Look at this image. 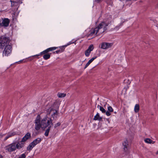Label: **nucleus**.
<instances>
[{
	"instance_id": "f3484780",
	"label": "nucleus",
	"mask_w": 158,
	"mask_h": 158,
	"mask_svg": "<svg viewBox=\"0 0 158 158\" xmlns=\"http://www.w3.org/2000/svg\"><path fill=\"white\" fill-rule=\"evenodd\" d=\"M15 135L14 133H10L7 134V135L5 137L4 140H6L9 137H11L12 136H13Z\"/></svg>"
},
{
	"instance_id": "f704fd0d",
	"label": "nucleus",
	"mask_w": 158,
	"mask_h": 158,
	"mask_svg": "<svg viewBox=\"0 0 158 158\" xmlns=\"http://www.w3.org/2000/svg\"><path fill=\"white\" fill-rule=\"evenodd\" d=\"M90 64V63L89 62H88L85 65L84 69H86Z\"/></svg>"
},
{
	"instance_id": "f257e3e1",
	"label": "nucleus",
	"mask_w": 158,
	"mask_h": 158,
	"mask_svg": "<svg viewBox=\"0 0 158 158\" xmlns=\"http://www.w3.org/2000/svg\"><path fill=\"white\" fill-rule=\"evenodd\" d=\"M41 118L39 115H37L35 120V130L39 131L40 128L43 129L48 127L46 130L44 135L46 136H48L52 125H53L52 119L51 118L47 117L41 120Z\"/></svg>"
},
{
	"instance_id": "9b49d317",
	"label": "nucleus",
	"mask_w": 158,
	"mask_h": 158,
	"mask_svg": "<svg viewBox=\"0 0 158 158\" xmlns=\"http://www.w3.org/2000/svg\"><path fill=\"white\" fill-rule=\"evenodd\" d=\"M19 1V0H10V1L11 3V6L13 7L17 6Z\"/></svg>"
},
{
	"instance_id": "20e7f679",
	"label": "nucleus",
	"mask_w": 158,
	"mask_h": 158,
	"mask_svg": "<svg viewBox=\"0 0 158 158\" xmlns=\"http://www.w3.org/2000/svg\"><path fill=\"white\" fill-rule=\"evenodd\" d=\"M8 38L4 36H2L0 38V48H2L8 44L9 42Z\"/></svg>"
},
{
	"instance_id": "9d476101",
	"label": "nucleus",
	"mask_w": 158,
	"mask_h": 158,
	"mask_svg": "<svg viewBox=\"0 0 158 158\" xmlns=\"http://www.w3.org/2000/svg\"><path fill=\"white\" fill-rule=\"evenodd\" d=\"M24 142L23 141H22V140H21L19 143H18L16 145L15 144L16 148L18 149H20L23 147L24 145Z\"/></svg>"
},
{
	"instance_id": "39448f33",
	"label": "nucleus",
	"mask_w": 158,
	"mask_h": 158,
	"mask_svg": "<svg viewBox=\"0 0 158 158\" xmlns=\"http://www.w3.org/2000/svg\"><path fill=\"white\" fill-rule=\"evenodd\" d=\"M3 51V55L5 56H8L12 51V47L11 45L9 44L6 46Z\"/></svg>"
},
{
	"instance_id": "dca6fc26",
	"label": "nucleus",
	"mask_w": 158,
	"mask_h": 158,
	"mask_svg": "<svg viewBox=\"0 0 158 158\" xmlns=\"http://www.w3.org/2000/svg\"><path fill=\"white\" fill-rule=\"evenodd\" d=\"M34 147V145H33V143L31 142L27 147V150L30 151Z\"/></svg>"
},
{
	"instance_id": "f03ea898",
	"label": "nucleus",
	"mask_w": 158,
	"mask_h": 158,
	"mask_svg": "<svg viewBox=\"0 0 158 158\" xmlns=\"http://www.w3.org/2000/svg\"><path fill=\"white\" fill-rule=\"evenodd\" d=\"M109 22L103 21L99 24L98 26L96 27V30H98L99 34H101L105 31L107 29V27L109 24Z\"/></svg>"
},
{
	"instance_id": "a211bd4d",
	"label": "nucleus",
	"mask_w": 158,
	"mask_h": 158,
	"mask_svg": "<svg viewBox=\"0 0 158 158\" xmlns=\"http://www.w3.org/2000/svg\"><path fill=\"white\" fill-rule=\"evenodd\" d=\"M139 104H136L134 107V111L135 113H137L139 111Z\"/></svg>"
},
{
	"instance_id": "e433bc0d",
	"label": "nucleus",
	"mask_w": 158,
	"mask_h": 158,
	"mask_svg": "<svg viewBox=\"0 0 158 158\" xmlns=\"http://www.w3.org/2000/svg\"><path fill=\"white\" fill-rule=\"evenodd\" d=\"M144 141L146 143H148V138H146L144 140Z\"/></svg>"
},
{
	"instance_id": "423d86ee",
	"label": "nucleus",
	"mask_w": 158,
	"mask_h": 158,
	"mask_svg": "<svg viewBox=\"0 0 158 158\" xmlns=\"http://www.w3.org/2000/svg\"><path fill=\"white\" fill-rule=\"evenodd\" d=\"M16 148L15 143H13L6 146V149L9 152H11L15 151Z\"/></svg>"
},
{
	"instance_id": "4468645a",
	"label": "nucleus",
	"mask_w": 158,
	"mask_h": 158,
	"mask_svg": "<svg viewBox=\"0 0 158 158\" xmlns=\"http://www.w3.org/2000/svg\"><path fill=\"white\" fill-rule=\"evenodd\" d=\"M41 140L42 139L40 138H38L34 140V141L32 142V143L35 146L36 144L40 143Z\"/></svg>"
},
{
	"instance_id": "4c0bfd02",
	"label": "nucleus",
	"mask_w": 158,
	"mask_h": 158,
	"mask_svg": "<svg viewBox=\"0 0 158 158\" xmlns=\"http://www.w3.org/2000/svg\"><path fill=\"white\" fill-rule=\"evenodd\" d=\"M3 156L1 155H0V158H3Z\"/></svg>"
},
{
	"instance_id": "c9c22d12",
	"label": "nucleus",
	"mask_w": 158,
	"mask_h": 158,
	"mask_svg": "<svg viewBox=\"0 0 158 158\" xmlns=\"http://www.w3.org/2000/svg\"><path fill=\"white\" fill-rule=\"evenodd\" d=\"M102 0H95V1L97 3H99L101 2Z\"/></svg>"
},
{
	"instance_id": "aec40b11",
	"label": "nucleus",
	"mask_w": 158,
	"mask_h": 158,
	"mask_svg": "<svg viewBox=\"0 0 158 158\" xmlns=\"http://www.w3.org/2000/svg\"><path fill=\"white\" fill-rule=\"evenodd\" d=\"M64 46H62L60 48V49L59 50H57L55 51V52L56 53H59L60 52H62L64 51Z\"/></svg>"
},
{
	"instance_id": "6e6552de",
	"label": "nucleus",
	"mask_w": 158,
	"mask_h": 158,
	"mask_svg": "<svg viewBox=\"0 0 158 158\" xmlns=\"http://www.w3.org/2000/svg\"><path fill=\"white\" fill-rule=\"evenodd\" d=\"M113 45L112 43H109L106 42H103L101 44V48L105 49L110 48Z\"/></svg>"
},
{
	"instance_id": "c756f323",
	"label": "nucleus",
	"mask_w": 158,
	"mask_h": 158,
	"mask_svg": "<svg viewBox=\"0 0 158 158\" xmlns=\"http://www.w3.org/2000/svg\"><path fill=\"white\" fill-rule=\"evenodd\" d=\"M97 57V56H95L94 57H93L91 59H90L89 60V61H88V62H89L90 64Z\"/></svg>"
},
{
	"instance_id": "a878e982",
	"label": "nucleus",
	"mask_w": 158,
	"mask_h": 158,
	"mask_svg": "<svg viewBox=\"0 0 158 158\" xmlns=\"http://www.w3.org/2000/svg\"><path fill=\"white\" fill-rule=\"evenodd\" d=\"M106 2L107 4L112 6V5L113 2L111 0H107Z\"/></svg>"
},
{
	"instance_id": "2eb2a0df",
	"label": "nucleus",
	"mask_w": 158,
	"mask_h": 158,
	"mask_svg": "<svg viewBox=\"0 0 158 158\" xmlns=\"http://www.w3.org/2000/svg\"><path fill=\"white\" fill-rule=\"evenodd\" d=\"M94 119L95 120H98L99 121H101L102 119V118L100 117L99 113H97L96 115L94 116Z\"/></svg>"
},
{
	"instance_id": "412c9836",
	"label": "nucleus",
	"mask_w": 158,
	"mask_h": 158,
	"mask_svg": "<svg viewBox=\"0 0 158 158\" xmlns=\"http://www.w3.org/2000/svg\"><path fill=\"white\" fill-rule=\"evenodd\" d=\"M43 57L45 60H47L50 58V55L49 54H44Z\"/></svg>"
},
{
	"instance_id": "393cba45",
	"label": "nucleus",
	"mask_w": 158,
	"mask_h": 158,
	"mask_svg": "<svg viewBox=\"0 0 158 158\" xmlns=\"http://www.w3.org/2000/svg\"><path fill=\"white\" fill-rule=\"evenodd\" d=\"M94 49V47L93 45H90L89 47L88 48L87 50H88L89 51H90L91 52Z\"/></svg>"
},
{
	"instance_id": "ddd939ff",
	"label": "nucleus",
	"mask_w": 158,
	"mask_h": 158,
	"mask_svg": "<svg viewBox=\"0 0 158 158\" xmlns=\"http://www.w3.org/2000/svg\"><path fill=\"white\" fill-rule=\"evenodd\" d=\"M121 23H120V24L118 25L117 26L115 27L114 28V29L118 30L119 29V28L123 25V23L127 21L125 19H121Z\"/></svg>"
},
{
	"instance_id": "7c9ffc66",
	"label": "nucleus",
	"mask_w": 158,
	"mask_h": 158,
	"mask_svg": "<svg viewBox=\"0 0 158 158\" xmlns=\"http://www.w3.org/2000/svg\"><path fill=\"white\" fill-rule=\"evenodd\" d=\"M26 156L25 153H23L21 154L19 158H25Z\"/></svg>"
},
{
	"instance_id": "4be33fe9",
	"label": "nucleus",
	"mask_w": 158,
	"mask_h": 158,
	"mask_svg": "<svg viewBox=\"0 0 158 158\" xmlns=\"http://www.w3.org/2000/svg\"><path fill=\"white\" fill-rule=\"evenodd\" d=\"M66 96V94L64 93H58L57 94V96L59 98H63L65 97Z\"/></svg>"
},
{
	"instance_id": "58836bf2",
	"label": "nucleus",
	"mask_w": 158,
	"mask_h": 158,
	"mask_svg": "<svg viewBox=\"0 0 158 158\" xmlns=\"http://www.w3.org/2000/svg\"><path fill=\"white\" fill-rule=\"evenodd\" d=\"M36 56H37V55H36ZM38 56H39V55H38Z\"/></svg>"
},
{
	"instance_id": "473e14b6",
	"label": "nucleus",
	"mask_w": 158,
	"mask_h": 158,
	"mask_svg": "<svg viewBox=\"0 0 158 158\" xmlns=\"http://www.w3.org/2000/svg\"><path fill=\"white\" fill-rule=\"evenodd\" d=\"M74 42H72V41H70V42H69L68 44H67L66 45H64V46H64V47H66V46H67L68 45H69L72 44H73V43H74Z\"/></svg>"
},
{
	"instance_id": "c85d7f7f",
	"label": "nucleus",
	"mask_w": 158,
	"mask_h": 158,
	"mask_svg": "<svg viewBox=\"0 0 158 158\" xmlns=\"http://www.w3.org/2000/svg\"><path fill=\"white\" fill-rule=\"evenodd\" d=\"M61 123L60 122H58L55 125L54 128H56L57 127L59 126L60 125Z\"/></svg>"
},
{
	"instance_id": "b1692460",
	"label": "nucleus",
	"mask_w": 158,
	"mask_h": 158,
	"mask_svg": "<svg viewBox=\"0 0 158 158\" xmlns=\"http://www.w3.org/2000/svg\"><path fill=\"white\" fill-rule=\"evenodd\" d=\"M90 52H91L90 51H89L87 49L85 51V56H88L89 55Z\"/></svg>"
},
{
	"instance_id": "72a5a7b5",
	"label": "nucleus",
	"mask_w": 158,
	"mask_h": 158,
	"mask_svg": "<svg viewBox=\"0 0 158 158\" xmlns=\"http://www.w3.org/2000/svg\"><path fill=\"white\" fill-rule=\"evenodd\" d=\"M111 112H110V111H106V115L108 116H109L111 115Z\"/></svg>"
},
{
	"instance_id": "0eeeda50",
	"label": "nucleus",
	"mask_w": 158,
	"mask_h": 158,
	"mask_svg": "<svg viewBox=\"0 0 158 158\" xmlns=\"http://www.w3.org/2000/svg\"><path fill=\"white\" fill-rule=\"evenodd\" d=\"M123 149L125 153H128L129 151L128 142L127 139L124 140L123 143Z\"/></svg>"
},
{
	"instance_id": "6ab92c4d",
	"label": "nucleus",
	"mask_w": 158,
	"mask_h": 158,
	"mask_svg": "<svg viewBox=\"0 0 158 158\" xmlns=\"http://www.w3.org/2000/svg\"><path fill=\"white\" fill-rule=\"evenodd\" d=\"M98 108H99L100 110L102 111V113H105L106 112L105 110L100 105H98L97 106Z\"/></svg>"
},
{
	"instance_id": "7ed1b4c3",
	"label": "nucleus",
	"mask_w": 158,
	"mask_h": 158,
	"mask_svg": "<svg viewBox=\"0 0 158 158\" xmlns=\"http://www.w3.org/2000/svg\"><path fill=\"white\" fill-rule=\"evenodd\" d=\"M48 114H51L52 117L53 118V119H52V121L54 120H56L57 119L58 112L57 109L51 107L48 110Z\"/></svg>"
},
{
	"instance_id": "5701e85b",
	"label": "nucleus",
	"mask_w": 158,
	"mask_h": 158,
	"mask_svg": "<svg viewBox=\"0 0 158 158\" xmlns=\"http://www.w3.org/2000/svg\"><path fill=\"white\" fill-rule=\"evenodd\" d=\"M58 48L57 47H52L48 48L49 52L52 51Z\"/></svg>"
},
{
	"instance_id": "cd10ccee",
	"label": "nucleus",
	"mask_w": 158,
	"mask_h": 158,
	"mask_svg": "<svg viewBox=\"0 0 158 158\" xmlns=\"http://www.w3.org/2000/svg\"><path fill=\"white\" fill-rule=\"evenodd\" d=\"M49 52V51L48 50V49H47L43 51V52H41L40 54H44L45 53H47L48 52Z\"/></svg>"
},
{
	"instance_id": "ea45409f",
	"label": "nucleus",
	"mask_w": 158,
	"mask_h": 158,
	"mask_svg": "<svg viewBox=\"0 0 158 158\" xmlns=\"http://www.w3.org/2000/svg\"><path fill=\"white\" fill-rule=\"evenodd\" d=\"M114 113H116V112H114Z\"/></svg>"
},
{
	"instance_id": "2f4dec72",
	"label": "nucleus",
	"mask_w": 158,
	"mask_h": 158,
	"mask_svg": "<svg viewBox=\"0 0 158 158\" xmlns=\"http://www.w3.org/2000/svg\"><path fill=\"white\" fill-rule=\"evenodd\" d=\"M155 141H153L151 139H149V144H154L155 143Z\"/></svg>"
},
{
	"instance_id": "bb28decb",
	"label": "nucleus",
	"mask_w": 158,
	"mask_h": 158,
	"mask_svg": "<svg viewBox=\"0 0 158 158\" xmlns=\"http://www.w3.org/2000/svg\"><path fill=\"white\" fill-rule=\"evenodd\" d=\"M108 111L111 112L113 111V110L111 106H109L108 107Z\"/></svg>"
},
{
	"instance_id": "f8f14e48",
	"label": "nucleus",
	"mask_w": 158,
	"mask_h": 158,
	"mask_svg": "<svg viewBox=\"0 0 158 158\" xmlns=\"http://www.w3.org/2000/svg\"><path fill=\"white\" fill-rule=\"evenodd\" d=\"M98 33V30H96V28H95L94 29H91L90 31V33L88 35V36H92L93 35H96Z\"/></svg>"
},
{
	"instance_id": "1a4fd4ad",
	"label": "nucleus",
	"mask_w": 158,
	"mask_h": 158,
	"mask_svg": "<svg viewBox=\"0 0 158 158\" xmlns=\"http://www.w3.org/2000/svg\"><path fill=\"white\" fill-rule=\"evenodd\" d=\"M31 137V134L29 132L27 133L22 139V141L25 142L27 139H29Z\"/></svg>"
}]
</instances>
